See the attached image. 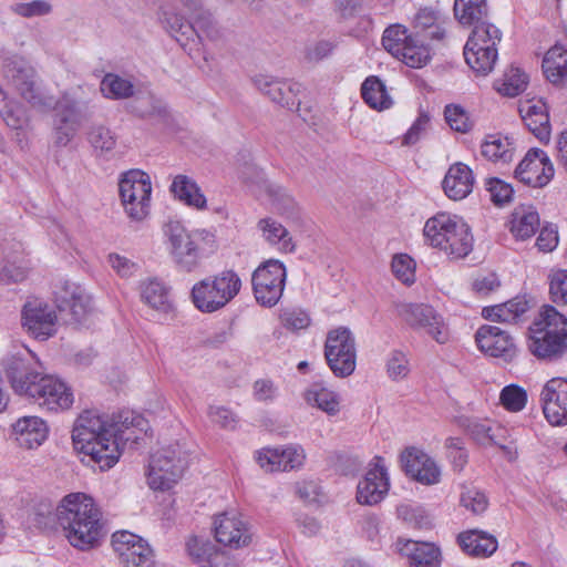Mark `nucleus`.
<instances>
[{
	"instance_id": "nucleus-1",
	"label": "nucleus",
	"mask_w": 567,
	"mask_h": 567,
	"mask_svg": "<svg viewBox=\"0 0 567 567\" xmlns=\"http://www.w3.org/2000/svg\"><path fill=\"white\" fill-rule=\"evenodd\" d=\"M147 420L131 410L121 411L111 421L93 411H84L72 430L74 449L90 457L101 470L114 466L126 443L137 444L148 431Z\"/></svg>"
},
{
	"instance_id": "nucleus-2",
	"label": "nucleus",
	"mask_w": 567,
	"mask_h": 567,
	"mask_svg": "<svg viewBox=\"0 0 567 567\" xmlns=\"http://www.w3.org/2000/svg\"><path fill=\"white\" fill-rule=\"evenodd\" d=\"M4 75L12 87L34 109L47 112L54 109L53 133L56 146H66L81 126V113L78 102L69 94L59 101L45 92L35 70L22 59L10 60L4 65Z\"/></svg>"
},
{
	"instance_id": "nucleus-3",
	"label": "nucleus",
	"mask_w": 567,
	"mask_h": 567,
	"mask_svg": "<svg viewBox=\"0 0 567 567\" xmlns=\"http://www.w3.org/2000/svg\"><path fill=\"white\" fill-rule=\"evenodd\" d=\"M3 365L17 394L27 396L53 412L68 410L73 404V393L61 379L35 371L24 359L17 355L7 358Z\"/></svg>"
},
{
	"instance_id": "nucleus-4",
	"label": "nucleus",
	"mask_w": 567,
	"mask_h": 567,
	"mask_svg": "<svg viewBox=\"0 0 567 567\" xmlns=\"http://www.w3.org/2000/svg\"><path fill=\"white\" fill-rule=\"evenodd\" d=\"M56 519L70 545L80 550L97 547L105 536L102 512L84 493L64 496L56 507Z\"/></svg>"
},
{
	"instance_id": "nucleus-5",
	"label": "nucleus",
	"mask_w": 567,
	"mask_h": 567,
	"mask_svg": "<svg viewBox=\"0 0 567 567\" xmlns=\"http://www.w3.org/2000/svg\"><path fill=\"white\" fill-rule=\"evenodd\" d=\"M186 12L194 17L195 22L187 21L174 2H165L159 7L158 20L166 32L179 43L184 50L192 51L202 43L203 37L214 43H224L227 34L212 13L200 8L198 0H177Z\"/></svg>"
},
{
	"instance_id": "nucleus-6",
	"label": "nucleus",
	"mask_w": 567,
	"mask_h": 567,
	"mask_svg": "<svg viewBox=\"0 0 567 567\" xmlns=\"http://www.w3.org/2000/svg\"><path fill=\"white\" fill-rule=\"evenodd\" d=\"M529 351L538 359L555 361L567 352V318L545 305L530 327Z\"/></svg>"
},
{
	"instance_id": "nucleus-7",
	"label": "nucleus",
	"mask_w": 567,
	"mask_h": 567,
	"mask_svg": "<svg viewBox=\"0 0 567 567\" xmlns=\"http://www.w3.org/2000/svg\"><path fill=\"white\" fill-rule=\"evenodd\" d=\"M169 250L177 266L187 272L199 265L203 257L216 248L215 235L206 229L188 231L179 221L171 220L164 226Z\"/></svg>"
},
{
	"instance_id": "nucleus-8",
	"label": "nucleus",
	"mask_w": 567,
	"mask_h": 567,
	"mask_svg": "<svg viewBox=\"0 0 567 567\" xmlns=\"http://www.w3.org/2000/svg\"><path fill=\"white\" fill-rule=\"evenodd\" d=\"M241 280L230 269L196 282L190 291L194 306L203 313H213L226 307L240 291Z\"/></svg>"
},
{
	"instance_id": "nucleus-9",
	"label": "nucleus",
	"mask_w": 567,
	"mask_h": 567,
	"mask_svg": "<svg viewBox=\"0 0 567 567\" xmlns=\"http://www.w3.org/2000/svg\"><path fill=\"white\" fill-rule=\"evenodd\" d=\"M122 205L134 221H142L150 214L152 183L148 174L140 169L124 173L118 183Z\"/></svg>"
},
{
	"instance_id": "nucleus-10",
	"label": "nucleus",
	"mask_w": 567,
	"mask_h": 567,
	"mask_svg": "<svg viewBox=\"0 0 567 567\" xmlns=\"http://www.w3.org/2000/svg\"><path fill=\"white\" fill-rule=\"evenodd\" d=\"M287 279L286 266L278 259L259 265L251 276L256 301L266 308L276 306L282 297Z\"/></svg>"
},
{
	"instance_id": "nucleus-11",
	"label": "nucleus",
	"mask_w": 567,
	"mask_h": 567,
	"mask_svg": "<svg viewBox=\"0 0 567 567\" xmlns=\"http://www.w3.org/2000/svg\"><path fill=\"white\" fill-rule=\"evenodd\" d=\"M187 467L185 453L179 446H167L151 457L147 480L150 487L158 491L169 489L182 477Z\"/></svg>"
},
{
	"instance_id": "nucleus-12",
	"label": "nucleus",
	"mask_w": 567,
	"mask_h": 567,
	"mask_svg": "<svg viewBox=\"0 0 567 567\" xmlns=\"http://www.w3.org/2000/svg\"><path fill=\"white\" fill-rule=\"evenodd\" d=\"M324 357L333 374L351 375L355 370L357 349L353 333L346 327L330 330L324 343Z\"/></svg>"
},
{
	"instance_id": "nucleus-13",
	"label": "nucleus",
	"mask_w": 567,
	"mask_h": 567,
	"mask_svg": "<svg viewBox=\"0 0 567 567\" xmlns=\"http://www.w3.org/2000/svg\"><path fill=\"white\" fill-rule=\"evenodd\" d=\"M382 45L410 68H422L430 61L427 48L419 44L408 28L400 23L391 24L384 30Z\"/></svg>"
},
{
	"instance_id": "nucleus-14",
	"label": "nucleus",
	"mask_w": 567,
	"mask_h": 567,
	"mask_svg": "<svg viewBox=\"0 0 567 567\" xmlns=\"http://www.w3.org/2000/svg\"><path fill=\"white\" fill-rule=\"evenodd\" d=\"M475 342L481 352L504 363H513L518 357V348L508 331L497 326L483 324L475 332Z\"/></svg>"
},
{
	"instance_id": "nucleus-15",
	"label": "nucleus",
	"mask_w": 567,
	"mask_h": 567,
	"mask_svg": "<svg viewBox=\"0 0 567 567\" xmlns=\"http://www.w3.org/2000/svg\"><path fill=\"white\" fill-rule=\"evenodd\" d=\"M401 318L413 329H423L437 343L449 341V331L443 318L429 305L406 303L399 309Z\"/></svg>"
},
{
	"instance_id": "nucleus-16",
	"label": "nucleus",
	"mask_w": 567,
	"mask_h": 567,
	"mask_svg": "<svg viewBox=\"0 0 567 567\" xmlns=\"http://www.w3.org/2000/svg\"><path fill=\"white\" fill-rule=\"evenodd\" d=\"M555 175L554 165L547 153L530 148L515 169V178L534 188L545 187Z\"/></svg>"
},
{
	"instance_id": "nucleus-17",
	"label": "nucleus",
	"mask_w": 567,
	"mask_h": 567,
	"mask_svg": "<svg viewBox=\"0 0 567 567\" xmlns=\"http://www.w3.org/2000/svg\"><path fill=\"white\" fill-rule=\"evenodd\" d=\"M214 532L219 544L234 549L247 547L252 540L249 523L235 511L216 515Z\"/></svg>"
},
{
	"instance_id": "nucleus-18",
	"label": "nucleus",
	"mask_w": 567,
	"mask_h": 567,
	"mask_svg": "<svg viewBox=\"0 0 567 567\" xmlns=\"http://www.w3.org/2000/svg\"><path fill=\"white\" fill-rule=\"evenodd\" d=\"M256 461L266 472L295 471L302 467L306 452L299 444L265 447L256 453Z\"/></svg>"
},
{
	"instance_id": "nucleus-19",
	"label": "nucleus",
	"mask_w": 567,
	"mask_h": 567,
	"mask_svg": "<svg viewBox=\"0 0 567 567\" xmlns=\"http://www.w3.org/2000/svg\"><path fill=\"white\" fill-rule=\"evenodd\" d=\"M22 327L39 340H48L56 332V315L47 303L40 300H29L21 313Z\"/></svg>"
},
{
	"instance_id": "nucleus-20",
	"label": "nucleus",
	"mask_w": 567,
	"mask_h": 567,
	"mask_svg": "<svg viewBox=\"0 0 567 567\" xmlns=\"http://www.w3.org/2000/svg\"><path fill=\"white\" fill-rule=\"evenodd\" d=\"M543 413L554 426L567 424V379L548 380L540 392Z\"/></svg>"
},
{
	"instance_id": "nucleus-21",
	"label": "nucleus",
	"mask_w": 567,
	"mask_h": 567,
	"mask_svg": "<svg viewBox=\"0 0 567 567\" xmlns=\"http://www.w3.org/2000/svg\"><path fill=\"white\" fill-rule=\"evenodd\" d=\"M390 482L381 456L373 458L371 467L357 487V499L363 505H375L380 503L389 492Z\"/></svg>"
},
{
	"instance_id": "nucleus-22",
	"label": "nucleus",
	"mask_w": 567,
	"mask_h": 567,
	"mask_svg": "<svg viewBox=\"0 0 567 567\" xmlns=\"http://www.w3.org/2000/svg\"><path fill=\"white\" fill-rule=\"evenodd\" d=\"M406 475L424 485H435L441 480V470L436 462L422 450L408 447L401 454Z\"/></svg>"
},
{
	"instance_id": "nucleus-23",
	"label": "nucleus",
	"mask_w": 567,
	"mask_h": 567,
	"mask_svg": "<svg viewBox=\"0 0 567 567\" xmlns=\"http://www.w3.org/2000/svg\"><path fill=\"white\" fill-rule=\"evenodd\" d=\"M252 81L255 86L275 103L290 110L300 104L298 94L301 86L296 82L278 80L265 74L256 75Z\"/></svg>"
},
{
	"instance_id": "nucleus-24",
	"label": "nucleus",
	"mask_w": 567,
	"mask_h": 567,
	"mask_svg": "<svg viewBox=\"0 0 567 567\" xmlns=\"http://www.w3.org/2000/svg\"><path fill=\"white\" fill-rule=\"evenodd\" d=\"M53 293L60 311L69 310L75 321H80L85 316L90 298L81 286L64 281L56 286Z\"/></svg>"
},
{
	"instance_id": "nucleus-25",
	"label": "nucleus",
	"mask_w": 567,
	"mask_h": 567,
	"mask_svg": "<svg viewBox=\"0 0 567 567\" xmlns=\"http://www.w3.org/2000/svg\"><path fill=\"white\" fill-rule=\"evenodd\" d=\"M473 185L474 175L472 169L461 162L450 166L442 182L445 195L453 200L467 197L472 193Z\"/></svg>"
},
{
	"instance_id": "nucleus-26",
	"label": "nucleus",
	"mask_w": 567,
	"mask_h": 567,
	"mask_svg": "<svg viewBox=\"0 0 567 567\" xmlns=\"http://www.w3.org/2000/svg\"><path fill=\"white\" fill-rule=\"evenodd\" d=\"M49 429L38 416H23L13 424V435L17 443L24 449L39 447L48 437Z\"/></svg>"
},
{
	"instance_id": "nucleus-27",
	"label": "nucleus",
	"mask_w": 567,
	"mask_h": 567,
	"mask_svg": "<svg viewBox=\"0 0 567 567\" xmlns=\"http://www.w3.org/2000/svg\"><path fill=\"white\" fill-rule=\"evenodd\" d=\"M445 23L446 18L431 7L420 8L412 20V27L417 34L437 42L445 39Z\"/></svg>"
},
{
	"instance_id": "nucleus-28",
	"label": "nucleus",
	"mask_w": 567,
	"mask_h": 567,
	"mask_svg": "<svg viewBox=\"0 0 567 567\" xmlns=\"http://www.w3.org/2000/svg\"><path fill=\"white\" fill-rule=\"evenodd\" d=\"M457 544L473 557H489L498 548L496 537L482 529H470L458 534Z\"/></svg>"
},
{
	"instance_id": "nucleus-29",
	"label": "nucleus",
	"mask_w": 567,
	"mask_h": 567,
	"mask_svg": "<svg viewBox=\"0 0 567 567\" xmlns=\"http://www.w3.org/2000/svg\"><path fill=\"white\" fill-rule=\"evenodd\" d=\"M140 293L142 301L155 311L163 315L173 312L174 307L169 299V291L163 281L156 278L141 281Z\"/></svg>"
},
{
	"instance_id": "nucleus-30",
	"label": "nucleus",
	"mask_w": 567,
	"mask_h": 567,
	"mask_svg": "<svg viewBox=\"0 0 567 567\" xmlns=\"http://www.w3.org/2000/svg\"><path fill=\"white\" fill-rule=\"evenodd\" d=\"M257 229L262 239L270 246L276 247L285 254H292L296 250V244L288 229L271 217L259 219Z\"/></svg>"
},
{
	"instance_id": "nucleus-31",
	"label": "nucleus",
	"mask_w": 567,
	"mask_h": 567,
	"mask_svg": "<svg viewBox=\"0 0 567 567\" xmlns=\"http://www.w3.org/2000/svg\"><path fill=\"white\" fill-rule=\"evenodd\" d=\"M522 118L529 132L542 143L550 140L551 126L549 122L548 107L542 100L527 106Z\"/></svg>"
},
{
	"instance_id": "nucleus-32",
	"label": "nucleus",
	"mask_w": 567,
	"mask_h": 567,
	"mask_svg": "<svg viewBox=\"0 0 567 567\" xmlns=\"http://www.w3.org/2000/svg\"><path fill=\"white\" fill-rule=\"evenodd\" d=\"M528 309L529 302L526 297L517 296L504 303L485 307L482 315L491 321L516 323Z\"/></svg>"
},
{
	"instance_id": "nucleus-33",
	"label": "nucleus",
	"mask_w": 567,
	"mask_h": 567,
	"mask_svg": "<svg viewBox=\"0 0 567 567\" xmlns=\"http://www.w3.org/2000/svg\"><path fill=\"white\" fill-rule=\"evenodd\" d=\"M434 247L440 248L451 257L464 258L473 249V236L470 227L461 219L451 235L445 239L441 238V243Z\"/></svg>"
},
{
	"instance_id": "nucleus-34",
	"label": "nucleus",
	"mask_w": 567,
	"mask_h": 567,
	"mask_svg": "<svg viewBox=\"0 0 567 567\" xmlns=\"http://www.w3.org/2000/svg\"><path fill=\"white\" fill-rule=\"evenodd\" d=\"M399 550L409 557L410 567H440L441 553L434 544L406 540Z\"/></svg>"
},
{
	"instance_id": "nucleus-35",
	"label": "nucleus",
	"mask_w": 567,
	"mask_h": 567,
	"mask_svg": "<svg viewBox=\"0 0 567 567\" xmlns=\"http://www.w3.org/2000/svg\"><path fill=\"white\" fill-rule=\"evenodd\" d=\"M171 193L175 198L183 202L185 205L196 208H206V197L202 193L197 183L187 175H176L169 187Z\"/></svg>"
},
{
	"instance_id": "nucleus-36",
	"label": "nucleus",
	"mask_w": 567,
	"mask_h": 567,
	"mask_svg": "<svg viewBox=\"0 0 567 567\" xmlns=\"http://www.w3.org/2000/svg\"><path fill=\"white\" fill-rule=\"evenodd\" d=\"M303 398L309 405L320 409L329 416H334L340 412L341 398L339 393L322 383H312L305 391Z\"/></svg>"
},
{
	"instance_id": "nucleus-37",
	"label": "nucleus",
	"mask_w": 567,
	"mask_h": 567,
	"mask_svg": "<svg viewBox=\"0 0 567 567\" xmlns=\"http://www.w3.org/2000/svg\"><path fill=\"white\" fill-rule=\"evenodd\" d=\"M462 218L447 213H437L429 218L425 223L423 233L426 241L434 247L441 243V238L445 239Z\"/></svg>"
},
{
	"instance_id": "nucleus-38",
	"label": "nucleus",
	"mask_w": 567,
	"mask_h": 567,
	"mask_svg": "<svg viewBox=\"0 0 567 567\" xmlns=\"http://www.w3.org/2000/svg\"><path fill=\"white\" fill-rule=\"evenodd\" d=\"M543 70L550 83H561L567 78V50L560 44L551 47L544 56Z\"/></svg>"
},
{
	"instance_id": "nucleus-39",
	"label": "nucleus",
	"mask_w": 567,
	"mask_h": 567,
	"mask_svg": "<svg viewBox=\"0 0 567 567\" xmlns=\"http://www.w3.org/2000/svg\"><path fill=\"white\" fill-rule=\"evenodd\" d=\"M514 151L512 141L499 134L487 135L481 146L482 155L492 162L509 163Z\"/></svg>"
},
{
	"instance_id": "nucleus-40",
	"label": "nucleus",
	"mask_w": 567,
	"mask_h": 567,
	"mask_svg": "<svg viewBox=\"0 0 567 567\" xmlns=\"http://www.w3.org/2000/svg\"><path fill=\"white\" fill-rule=\"evenodd\" d=\"M454 16L463 25H473L488 17L486 0H455Z\"/></svg>"
},
{
	"instance_id": "nucleus-41",
	"label": "nucleus",
	"mask_w": 567,
	"mask_h": 567,
	"mask_svg": "<svg viewBox=\"0 0 567 567\" xmlns=\"http://www.w3.org/2000/svg\"><path fill=\"white\" fill-rule=\"evenodd\" d=\"M454 423L467 431L480 444L501 445L494 429L486 421H478L466 415H460L454 417Z\"/></svg>"
},
{
	"instance_id": "nucleus-42",
	"label": "nucleus",
	"mask_w": 567,
	"mask_h": 567,
	"mask_svg": "<svg viewBox=\"0 0 567 567\" xmlns=\"http://www.w3.org/2000/svg\"><path fill=\"white\" fill-rule=\"evenodd\" d=\"M363 101L372 109L383 110L391 105L384 83L374 75L368 76L361 85Z\"/></svg>"
},
{
	"instance_id": "nucleus-43",
	"label": "nucleus",
	"mask_w": 567,
	"mask_h": 567,
	"mask_svg": "<svg viewBox=\"0 0 567 567\" xmlns=\"http://www.w3.org/2000/svg\"><path fill=\"white\" fill-rule=\"evenodd\" d=\"M539 228L538 213L532 207L522 208L513 215L511 231L522 240L530 238Z\"/></svg>"
},
{
	"instance_id": "nucleus-44",
	"label": "nucleus",
	"mask_w": 567,
	"mask_h": 567,
	"mask_svg": "<svg viewBox=\"0 0 567 567\" xmlns=\"http://www.w3.org/2000/svg\"><path fill=\"white\" fill-rule=\"evenodd\" d=\"M101 92L107 99L124 100L133 96L134 85L125 78L114 73H107L101 81Z\"/></svg>"
},
{
	"instance_id": "nucleus-45",
	"label": "nucleus",
	"mask_w": 567,
	"mask_h": 567,
	"mask_svg": "<svg viewBox=\"0 0 567 567\" xmlns=\"http://www.w3.org/2000/svg\"><path fill=\"white\" fill-rule=\"evenodd\" d=\"M124 567H154V554L141 537L137 545L118 555Z\"/></svg>"
},
{
	"instance_id": "nucleus-46",
	"label": "nucleus",
	"mask_w": 567,
	"mask_h": 567,
	"mask_svg": "<svg viewBox=\"0 0 567 567\" xmlns=\"http://www.w3.org/2000/svg\"><path fill=\"white\" fill-rule=\"evenodd\" d=\"M464 58L467 65L477 74L487 75L493 71L497 61V51L488 49H476L468 51L464 49Z\"/></svg>"
},
{
	"instance_id": "nucleus-47",
	"label": "nucleus",
	"mask_w": 567,
	"mask_h": 567,
	"mask_svg": "<svg viewBox=\"0 0 567 567\" xmlns=\"http://www.w3.org/2000/svg\"><path fill=\"white\" fill-rule=\"evenodd\" d=\"M499 400L506 410L511 412H519L527 403V393L522 386L517 384H509L501 391Z\"/></svg>"
},
{
	"instance_id": "nucleus-48",
	"label": "nucleus",
	"mask_w": 567,
	"mask_h": 567,
	"mask_svg": "<svg viewBox=\"0 0 567 567\" xmlns=\"http://www.w3.org/2000/svg\"><path fill=\"white\" fill-rule=\"evenodd\" d=\"M527 86V75L518 68H511L504 74V81L498 91L506 96H516Z\"/></svg>"
},
{
	"instance_id": "nucleus-49",
	"label": "nucleus",
	"mask_w": 567,
	"mask_h": 567,
	"mask_svg": "<svg viewBox=\"0 0 567 567\" xmlns=\"http://www.w3.org/2000/svg\"><path fill=\"white\" fill-rule=\"evenodd\" d=\"M460 504L474 515L484 513L488 507L486 495L475 487H465L460 497Z\"/></svg>"
},
{
	"instance_id": "nucleus-50",
	"label": "nucleus",
	"mask_w": 567,
	"mask_h": 567,
	"mask_svg": "<svg viewBox=\"0 0 567 567\" xmlns=\"http://www.w3.org/2000/svg\"><path fill=\"white\" fill-rule=\"evenodd\" d=\"M89 142L100 154L110 153L116 145V137L105 126H94L89 133Z\"/></svg>"
},
{
	"instance_id": "nucleus-51",
	"label": "nucleus",
	"mask_w": 567,
	"mask_h": 567,
	"mask_svg": "<svg viewBox=\"0 0 567 567\" xmlns=\"http://www.w3.org/2000/svg\"><path fill=\"white\" fill-rule=\"evenodd\" d=\"M444 116L446 123L453 131L467 133L472 128V123L465 110L455 104L445 106Z\"/></svg>"
},
{
	"instance_id": "nucleus-52",
	"label": "nucleus",
	"mask_w": 567,
	"mask_h": 567,
	"mask_svg": "<svg viewBox=\"0 0 567 567\" xmlns=\"http://www.w3.org/2000/svg\"><path fill=\"white\" fill-rule=\"evenodd\" d=\"M386 372L391 380L398 381L408 377L410 364L406 354L400 350H393L386 361Z\"/></svg>"
},
{
	"instance_id": "nucleus-53",
	"label": "nucleus",
	"mask_w": 567,
	"mask_h": 567,
	"mask_svg": "<svg viewBox=\"0 0 567 567\" xmlns=\"http://www.w3.org/2000/svg\"><path fill=\"white\" fill-rule=\"evenodd\" d=\"M280 321L285 328L298 331L308 328L311 319L301 308H288L280 313Z\"/></svg>"
},
{
	"instance_id": "nucleus-54",
	"label": "nucleus",
	"mask_w": 567,
	"mask_h": 567,
	"mask_svg": "<svg viewBox=\"0 0 567 567\" xmlns=\"http://www.w3.org/2000/svg\"><path fill=\"white\" fill-rule=\"evenodd\" d=\"M444 446L446 449V455L454 470L462 471L466 465L468 457L463 440L460 437H447Z\"/></svg>"
},
{
	"instance_id": "nucleus-55",
	"label": "nucleus",
	"mask_w": 567,
	"mask_h": 567,
	"mask_svg": "<svg viewBox=\"0 0 567 567\" xmlns=\"http://www.w3.org/2000/svg\"><path fill=\"white\" fill-rule=\"evenodd\" d=\"M391 266L394 276L400 281L405 285L414 282V261L410 256L405 254L395 255L392 259Z\"/></svg>"
},
{
	"instance_id": "nucleus-56",
	"label": "nucleus",
	"mask_w": 567,
	"mask_h": 567,
	"mask_svg": "<svg viewBox=\"0 0 567 567\" xmlns=\"http://www.w3.org/2000/svg\"><path fill=\"white\" fill-rule=\"evenodd\" d=\"M549 293L553 302L567 305V270H557L549 276Z\"/></svg>"
},
{
	"instance_id": "nucleus-57",
	"label": "nucleus",
	"mask_w": 567,
	"mask_h": 567,
	"mask_svg": "<svg viewBox=\"0 0 567 567\" xmlns=\"http://www.w3.org/2000/svg\"><path fill=\"white\" fill-rule=\"evenodd\" d=\"M0 115L6 124L14 130L22 128L27 124V114L21 105L8 102L0 109Z\"/></svg>"
},
{
	"instance_id": "nucleus-58",
	"label": "nucleus",
	"mask_w": 567,
	"mask_h": 567,
	"mask_svg": "<svg viewBox=\"0 0 567 567\" xmlns=\"http://www.w3.org/2000/svg\"><path fill=\"white\" fill-rule=\"evenodd\" d=\"M486 189L491 194L492 202L496 205L508 203L514 193L511 184L496 177L486 181Z\"/></svg>"
},
{
	"instance_id": "nucleus-59",
	"label": "nucleus",
	"mask_w": 567,
	"mask_h": 567,
	"mask_svg": "<svg viewBox=\"0 0 567 567\" xmlns=\"http://www.w3.org/2000/svg\"><path fill=\"white\" fill-rule=\"evenodd\" d=\"M207 414L213 423L226 430H235L238 424L237 415L225 406L210 405Z\"/></svg>"
},
{
	"instance_id": "nucleus-60",
	"label": "nucleus",
	"mask_w": 567,
	"mask_h": 567,
	"mask_svg": "<svg viewBox=\"0 0 567 567\" xmlns=\"http://www.w3.org/2000/svg\"><path fill=\"white\" fill-rule=\"evenodd\" d=\"M12 10L23 18H33L49 14L52 11V6L44 0H34L16 3Z\"/></svg>"
},
{
	"instance_id": "nucleus-61",
	"label": "nucleus",
	"mask_w": 567,
	"mask_h": 567,
	"mask_svg": "<svg viewBox=\"0 0 567 567\" xmlns=\"http://www.w3.org/2000/svg\"><path fill=\"white\" fill-rule=\"evenodd\" d=\"M214 544L197 537H192L186 543V548L189 556L202 567H206V560L214 549Z\"/></svg>"
},
{
	"instance_id": "nucleus-62",
	"label": "nucleus",
	"mask_w": 567,
	"mask_h": 567,
	"mask_svg": "<svg viewBox=\"0 0 567 567\" xmlns=\"http://www.w3.org/2000/svg\"><path fill=\"white\" fill-rule=\"evenodd\" d=\"M269 195L274 204L281 214H292L296 208V202L288 190L279 185H270Z\"/></svg>"
},
{
	"instance_id": "nucleus-63",
	"label": "nucleus",
	"mask_w": 567,
	"mask_h": 567,
	"mask_svg": "<svg viewBox=\"0 0 567 567\" xmlns=\"http://www.w3.org/2000/svg\"><path fill=\"white\" fill-rule=\"evenodd\" d=\"M430 125V116L421 112L411 127L403 136V145L411 146L417 143Z\"/></svg>"
},
{
	"instance_id": "nucleus-64",
	"label": "nucleus",
	"mask_w": 567,
	"mask_h": 567,
	"mask_svg": "<svg viewBox=\"0 0 567 567\" xmlns=\"http://www.w3.org/2000/svg\"><path fill=\"white\" fill-rule=\"evenodd\" d=\"M27 277V267L16 261H7L0 269V282L17 284Z\"/></svg>"
}]
</instances>
